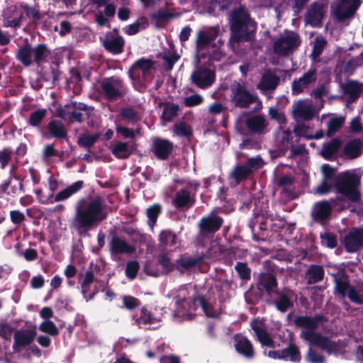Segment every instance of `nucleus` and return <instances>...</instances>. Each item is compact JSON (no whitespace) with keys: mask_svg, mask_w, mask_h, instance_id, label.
<instances>
[{"mask_svg":"<svg viewBox=\"0 0 363 363\" xmlns=\"http://www.w3.org/2000/svg\"><path fill=\"white\" fill-rule=\"evenodd\" d=\"M107 218L105 204L101 196L89 201L81 199L76 205L72 227L81 237H86Z\"/></svg>","mask_w":363,"mask_h":363,"instance_id":"obj_1","label":"nucleus"},{"mask_svg":"<svg viewBox=\"0 0 363 363\" xmlns=\"http://www.w3.org/2000/svg\"><path fill=\"white\" fill-rule=\"evenodd\" d=\"M328 320V319L325 315L315 313L313 317L297 315L294 318L293 322L296 328L304 329L300 335L301 338L310 342L312 345L320 347L330 354L339 351L341 341H333L330 337L315 331L320 323H326Z\"/></svg>","mask_w":363,"mask_h":363,"instance_id":"obj_2","label":"nucleus"},{"mask_svg":"<svg viewBox=\"0 0 363 363\" xmlns=\"http://www.w3.org/2000/svg\"><path fill=\"white\" fill-rule=\"evenodd\" d=\"M230 41L236 43H250L255 39L257 23L247 9L241 5L230 11L228 15Z\"/></svg>","mask_w":363,"mask_h":363,"instance_id":"obj_3","label":"nucleus"},{"mask_svg":"<svg viewBox=\"0 0 363 363\" xmlns=\"http://www.w3.org/2000/svg\"><path fill=\"white\" fill-rule=\"evenodd\" d=\"M51 50L45 43H39L33 47L27 40L18 48L16 58L24 67H29L35 64L41 66L48 60Z\"/></svg>","mask_w":363,"mask_h":363,"instance_id":"obj_4","label":"nucleus"},{"mask_svg":"<svg viewBox=\"0 0 363 363\" xmlns=\"http://www.w3.org/2000/svg\"><path fill=\"white\" fill-rule=\"evenodd\" d=\"M359 185L360 177L347 171L339 174L334 180L336 191L352 203H357L361 199V193L358 190Z\"/></svg>","mask_w":363,"mask_h":363,"instance_id":"obj_5","label":"nucleus"},{"mask_svg":"<svg viewBox=\"0 0 363 363\" xmlns=\"http://www.w3.org/2000/svg\"><path fill=\"white\" fill-rule=\"evenodd\" d=\"M255 286L257 291H249L247 292V302L251 304H257L262 300L264 292L269 298L272 297V294L279 289L276 275L268 272L258 274Z\"/></svg>","mask_w":363,"mask_h":363,"instance_id":"obj_6","label":"nucleus"},{"mask_svg":"<svg viewBox=\"0 0 363 363\" xmlns=\"http://www.w3.org/2000/svg\"><path fill=\"white\" fill-rule=\"evenodd\" d=\"M230 102L235 108H247L258 101L257 94L250 91L243 84L234 82L230 86Z\"/></svg>","mask_w":363,"mask_h":363,"instance_id":"obj_7","label":"nucleus"},{"mask_svg":"<svg viewBox=\"0 0 363 363\" xmlns=\"http://www.w3.org/2000/svg\"><path fill=\"white\" fill-rule=\"evenodd\" d=\"M84 186V181L79 180L68 186L65 189L59 191L55 196H53L52 193H51L49 196H44L41 189L35 190V194L40 203L50 204L53 203L54 202H59L68 199L72 196L79 192Z\"/></svg>","mask_w":363,"mask_h":363,"instance_id":"obj_8","label":"nucleus"},{"mask_svg":"<svg viewBox=\"0 0 363 363\" xmlns=\"http://www.w3.org/2000/svg\"><path fill=\"white\" fill-rule=\"evenodd\" d=\"M297 300L296 294L291 289L284 288L277 290L272 297L267 300L268 304L273 305L281 313H286L294 307V301Z\"/></svg>","mask_w":363,"mask_h":363,"instance_id":"obj_9","label":"nucleus"},{"mask_svg":"<svg viewBox=\"0 0 363 363\" xmlns=\"http://www.w3.org/2000/svg\"><path fill=\"white\" fill-rule=\"evenodd\" d=\"M342 199L337 196L335 199H330V201L323 200L314 203L311 211V217L312 220L321 226H325L330 219L333 211L332 203Z\"/></svg>","mask_w":363,"mask_h":363,"instance_id":"obj_10","label":"nucleus"},{"mask_svg":"<svg viewBox=\"0 0 363 363\" xmlns=\"http://www.w3.org/2000/svg\"><path fill=\"white\" fill-rule=\"evenodd\" d=\"M333 277L335 283L334 294L341 297L347 296L352 303L363 305V299L354 286H352L347 280L338 277L336 274H333Z\"/></svg>","mask_w":363,"mask_h":363,"instance_id":"obj_11","label":"nucleus"},{"mask_svg":"<svg viewBox=\"0 0 363 363\" xmlns=\"http://www.w3.org/2000/svg\"><path fill=\"white\" fill-rule=\"evenodd\" d=\"M193 84L201 89L210 87L216 81V72L210 68L199 66L190 77Z\"/></svg>","mask_w":363,"mask_h":363,"instance_id":"obj_12","label":"nucleus"},{"mask_svg":"<svg viewBox=\"0 0 363 363\" xmlns=\"http://www.w3.org/2000/svg\"><path fill=\"white\" fill-rule=\"evenodd\" d=\"M123 81L115 77L105 78L101 83V93L108 101L123 97Z\"/></svg>","mask_w":363,"mask_h":363,"instance_id":"obj_13","label":"nucleus"},{"mask_svg":"<svg viewBox=\"0 0 363 363\" xmlns=\"http://www.w3.org/2000/svg\"><path fill=\"white\" fill-rule=\"evenodd\" d=\"M301 44L299 35L293 33L291 35L279 38L274 43V52L280 56H286Z\"/></svg>","mask_w":363,"mask_h":363,"instance_id":"obj_14","label":"nucleus"},{"mask_svg":"<svg viewBox=\"0 0 363 363\" xmlns=\"http://www.w3.org/2000/svg\"><path fill=\"white\" fill-rule=\"evenodd\" d=\"M361 4V0H340L333 9V14L340 23L352 18Z\"/></svg>","mask_w":363,"mask_h":363,"instance_id":"obj_15","label":"nucleus"},{"mask_svg":"<svg viewBox=\"0 0 363 363\" xmlns=\"http://www.w3.org/2000/svg\"><path fill=\"white\" fill-rule=\"evenodd\" d=\"M223 223V218L219 216L208 215L202 217L198 224L200 234L203 236L214 235Z\"/></svg>","mask_w":363,"mask_h":363,"instance_id":"obj_16","label":"nucleus"},{"mask_svg":"<svg viewBox=\"0 0 363 363\" xmlns=\"http://www.w3.org/2000/svg\"><path fill=\"white\" fill-rule=\"evenodd\" d=\"M1 18L3 27L16 29L21 26L23 13L16 6L11 5L3 10Z\"/></svg>","mask_w":363,"mask_h":363,"instance_id":"obj_17","label":"nucleus"},{"mask_svg":"<svg viewBox=\"0 0 363 363\" xmlns=\"http://www.w3.org/2000/svg\"><path fill=\"white\" fill-rule=\"evenodd\" d=\"M267 203L260 202L255 203L254 209L253 217L249 220L248 226L252 233V240L256 242H259L261 238L257 234L255 233V225L259 222L260 217L265 218H270L273 220V214L268 210Z\"/></svg>","mask_w":363,"mask_h":363,"instance_id":"obj_18","label":"nucleus"},{"mask_svg":"<svg viewBox=\"0 0 363 363\" xmlns=\"http://www.w3.org/2000/svg\"><path fill=\"white\" fill-rule=\"evenodd\" d=\"M195 203V193L191 194L186 188L178 190L172 199V205L181 211L189 210Z\"/></svg>","mask_w":363,"mask_h":363,"instance_id":"obj_19","label":"nucleus"},{"mask_svg":"<svg viewBox=\"0 0 363 363\" xmlns=\"http://www.w3.org/2000/svg\"><path fill=\"white\" fill-rule=\"evenodd\" d=\"M104 50L113 55H118L124 51L125 40L121 35H113L106 33L103 39L101 38Z\"/></svg>","mask_w":363,"mask_h":363,"instance_id":"obj_20","label":"nucleus"},{"mask_svg":"<svg viewBox=\"0 0 363 363\" xmlns=\"http://www.w3.org/2000/svg\"><path fill=\"white\" fill-rule=\"evenodd\" d=\"M343 245L349 253L359 250L363 247V230L356 228L350 230L344 238Z\"/></svg>","mask_w":363,"mask_h":363,"instance_id":"obj_21","label":"nucleus"},{"mask_svg":"<svg viewBox=\"0 0 363 363\" xmlns=\"http://www.w3.org/2000/svg\"><path fill=\"white\" fill-rule=\"evenodd\" d=\"M36 331L35 329L16 330L13 335L12 346L14 352H19L23 348L29 346L35 340Z\"/></svg>","mask_w":363,"mask_h":363,"instance_id":"obj_22","label":"nucleus"},{"mask_svg":"<svg viewBox=\"0 0 363 363\" xmlns=\"http://www.w3.org/2000/svg\"><path fill=\"white\" fill-rule=\"evenodd\" d=\"M155 69V62L150 59L142 57L136 60L128 69V76L132 80H138L140 78V73L138 70L143 72L145 77L148 74L150 71Z\"/></svg>","mask_w":363,"mask_h":363,"instance_id":"obj_23","label":"nucleus"},{"mask_svg":"<svg viewBox=\"0 0 363 363\" xmlns=\"http://www.w3.org/2000/svg\"><path fill=\"white\" fill-rule=\"evenodd\" d=\"M317 79V70L314 67H311L298 79H294L291 85L293 94H299L302 93L305 88L311 84L315 82Z\"/></svg>","mask_w":363,"mask_h":363,"instance_id":"obj_24","label":"nucleus"},{"mask_svg":"<svg viewBox=\"0 0 363 363\" xmlns=\"http://www.w3.org/2000/svg\"><path fill=\"white\" fill-rule=\"evenodd\" d=\"M152 147L154 155L157 159L166 160L173 150L174 144L167 139L155 138L152 140Z\"/></svg>","mask_w":363,"mask_h":363,"instance_id":"obj_25","label":"nucleus"},{"mask_svg":"<svg viewBox=\"0 0 363 363\" xmlns=\"http://www.w3.org/2000/svg\"><path fill=\"white\" fill-rule=\"evenodd\" d=\"M109 251L112 255L128 254L130 255L135 252V247L129 245L121 238L114 235L108 243Z\"/></svg>","mask_w":363,"mask_h":363,"instance_id":"obj_26","label":"nucleus"},{"mask_svg":"<svg viewBox=\"0 0 363 363\" xmlns=\"http://www.w3.org/2000/svg\"><path fill=\"white\" fill-rule=\"evenodd\" d=\"M200 306L208 318H217L218 314L214 310L213 306L201 294L197 293L191 299V308L196 310Z\"/></svg>","mask_w":363,"mask_h":363,"instance_id":"obj_27","label":"nucleus"},{"mask_svg":"<svg viewBox=\"0 0 363 363\" xmlns=\"http://www.w3.org/2000/svg\"><path fill=\"white\" fill-rule=\"evenodd\" d=\"M235 348L236 352L243 357L252 359L255 357V350L252 342L245 336L235 335Z\"/></svg>","mask_w":363,"mask_h":363,"instance_id":"obj_28","label":"nucleus"},{"mask_svg":"<svg viewBox=\"0 0 363 363\" xmlns=\"http://www.w3.org/2000/svg\"><path fill=\"white\" fill-rule=\"evenodd\" d=\"M340 86L343 94L347 96V103H354L363 92L362 84L357 81L349 80L346 83H341Z\"/></svg>","mask_w":363,"mask_h":363,"instance_id":"obj_29","label":"nucleus"},{"mask_svg":"<svg viewBox=\"0 0 363 363\" xmlns=\"http://www.w3.org/2000/svg\"><path fill=\"white\" fill-rule=\"evenodd\" d=\"M295 177L291 174H284L277 182V185L281 189V194L290 199L296 198L294 192Z\"/></svg>","mask_w":363,"mask_h":363,"instance_id":"obj_30","label":"nucleus"},{"mask_svg":"<svg viewBox=\"0 0 363 363\" xmlns=\"http://www.w3.org/2000/svg\"><path fill=\"white\" fill-rule=\"evenodd\" d=\"M11 178L10 177L0 185V194H6L7 196L15 197L19 193L24 191L23 180H21L19 177L13 176L14 179L20 180V182L17 184H12Z\"/></svg>","mask_w":363,"mask_h":363,"instance_id":"obj_31","label":"nucleus"},{"mask_svg":"<svg viewBox=\"0 0 363 363\" xmlns=\"http://www.w3.org/2000/svg\"><path fill=\"white\" fill-rule=\"evenodd\" d=\"M323 16V5L318 2H313L308 10V15L306 16L307 21L313 27L320 26Z\"/></svg>","mask_w":363,"mask_h":363,"instance_id":"obj_32","label":"nucleus"},{"mask_svg":"<svg viewBox=\"0 0 363 363\" xmlns=\"http://www.w3.org/2000/svg\"><path fill=\"white\" fill-rule=\"evenodd\" d=\"M363 143L361 139H353L348 141L343 148V154L348 159L359 157L362 153Z\"/></svg>","mask_w":363,"mask_h":363,"instance_id":"obj_33","label":"nucleus"},{"mask_svg":"<svg viewBox=\"0 0 363 363\" xmlns=\"http://www.w3.org/2000/svg\"><path fill=\"white\" fill-rule=\"evenodd\" d=\"M134 149L128 142L118 141L112 147L111 152L117 159L125 160L133 154Z\"/></svg>","mask_w":363,"mask_h":363,"instance_id":"obj_34","label":"nucleus"},{"mask_svg":"<svg viewBox=\"0 0 363 363\" xmlns=\"http://www.w3.org/2000/svg\"><path fill=\"white\" fill-rule=\"evenodd\" d=\"M245 124L248 130L255 133H263L268 125L267 120L262 115H255L247 118Z\"/></svg>","mask_w":363,"mask_h":363,"instance_id":"obj_35","label":"nucleus"},{"mask_svg":"<svg viewBox=\"0 0 363 363\" xmlns=\"http://www.w3.org/2000/svg\"><path fill=\"white\" fill-rule=\"evenodd\" d=\"M48 130L52 138L67 139V130L64 124L57 120H52L48 124Z\"/></svg>","mask_w":363,"mask_h":363,"instance_id":"obj_36","label":"nucleus"},{"mask_svg":"<svg viewBox=\"0 0 363 363\" xmlns=\"http://www.w3.org/2000/svg\"><path fill=\"white\" fill-rule=\"evenodd\" d=\"M280 79L276 74L269 73L263 75L260 82L257 85L261 91L274 90L279 85Z\"/></svg>","mask_w":363,"mask_h":363,"instance_id":"obj_37","label":"nucleus"},{"mask_svg":"<svg viewBox=\"0 0 363 363\" xmlns=\"http://www.w3.org/2000/svg\"><path fill=\"white\" fill-rule=\"evenodd\" d=\"M252 329L255 333L259 342L263 346L274 348L275 344L273 339L265 329L259 327L256 322H253L251 325Z\"/></svg>","mask_w":363,"mask_h":363,"instance_id":"obj_38","label":"nucleus"},{"mask_svg":"<svg viewBox=\"0 0 363 363\" xmlns=\"http://www.w3.org/2000/svg\"><path fill=\"white\" fill-rule=\"evenodd\" d=\"M281 359L290 360L295 363H299L301 360V355L298 346L294 343H289L285 349L281 350Z\"/></svg>","mask_w":363,"mask_h":363,"instance_id":"obj_39","label":"nucleus"},{"mask_svg":"<svg viewBox=\"0 0 363 363\" xmlns=\"http://www.w3.org/2000/svg\"><path fill=\"white\" fill-rule=\"evenodd\" d=\"M234 269L240 280V286H243L250 281L252 270L246 262H237Z\"/></svg>","mask_w":363,"mask_h":363,"instance_id":"obj_40","label":"nucleus"},{"mask_svg":"<svg viewBox=\"0 0 363 363\" xmlns=\"http://www.w3.org/2000/svg\"><path fill=\"white\" fill-rule=\"evenodd\" d=\"M325 275L324 269L320 265L311 264L306 272L308 284H316L321 281Z\"/></svg>","mask_w":363,"mask_h":363,"instance_id":"obj_41","label":"nucleus"},{"mask_svg":"<svg viewBox=\"0 0 363 363\" xmlns=\"http://www.w3.org/2000/svg\"><path fill=\"white\" fill-rule=\"evenodd\" d=\"M158 240L160 247H173L177 244V236L172 230L165 229L160 233Z\"/></svg>","mask_w":363,"mask_h":363,"instance_id":"obj_42","label":"nucleus"},{"mask_svg":"<svg viewBox=\"0 0 363 363\" xmlns=\"http://www.w3.org/2000/svg\"><path fill=\"white\" fill-rule=\"evenodd\" d=\"M101 137L100 133H95L94 134H81L77 138V145L82 148L86 149L90 152L91 147L98 141Z\"/></svg>","mask_w":363,"mask_h":363,"instance_id":"obj_43","label":"nucleus"},{"mask_svg":"<svg viewBox=\"0 0 363 363\" xmlns=\"http://www.w3.org/2000/svg\"><path fill=\"white\" fill-rule=\"evenodd\" d=\"M160 321V318L154 316L152 313L146 306H143L140 308V316L135 320V323L140 326L141 325L153 324Z\"/></svg>","mask_w":363,"mask_h":363,"instance_id":"obj_44","label":"nucleus"},{"mask_svg":"<svg viewBox=\"0 0 363 363\" xmlns=\"http://www.w3.org/2000/svg\"><path fill=\"white\" fill-rule=\"evenodd\" d=\"M204 259V255H198L194 257H180L177 259V269H189L197 266Z\"/></svg>","mask_w":363,"mask_h":363,"instance_id":"obj_45","label":"nucleus"},{"mask_svg":"<svg viewBox=\"0 0 363 363\" xmlns=\"http://www.w3.org/2000/svg\"><path fill=\"white\" fill-rule=\"evenodd\" d=\"M294 113L295 116L299 117L304 121L312 120L315 114L313 109L310 106H307L302 102L296 104Z\"/></svg>","mask_w":363,"mask_h":363,"instance_id":"obj_46","label":"nucleus"},{"mask_svg":"<svg viewBox=\"0 0 363 363\" xmlns=\"http://www.w3.org/2000/svg\"><path fill=\"white\" fill-rule=\"evenodd\" d=\"M341 140L339 138H333L329 143L323 145L321 150V155L329 160L340 147Z\"/></svg>","mask_w":363,"mask_h":363,"instance_id":"obj_47","label":"nucleus"},{"mask_svg":"<svg viewBox=\"0 0 363 363\" xmlns=\"http://www.w3.org/2000/svg\"><path fill=\"white\" fill-rule=\"evenodd\" d=\"M162 212V206L159 203H155L150 206L146 210L147 217V224L152 228L156 224L159 216Z\"/></svg>","mask_w":363,"mask_h":363,"instance_id":"obj_48","label":"nucleus"},{"mask_svg":"<svg viewBox=\"0 0 363 363\" xmlns=\"http://www.w3.org/2000/svg\"><path fill=\"white\" fill-rule=\"evenodd\" d=\"M251 174L252 171L250 170L247 166L245 164H240L234 167L230 174V177L236 182L237 184H239L241 182L246 180Z\"/></svg>","mask_w":363,"mask_h":363,"instance_id":"obj_49","label":"nucleus"},{"mask_svg":"<svg viewBox=\"0 0 363 363\" xmlns=\"http://www.w3.org/2000/svg\"><path fill=\"white\" fill-rule=\"evenodd\" d=\"M179 111V105L170 102L164 103L161 118L167 122H171L178 115Z\"/></svg>","mask_w":363,"mask_h":363,"instance_id":"obj_50","label":"nucleus"},{"mask_svg":"<svg viewBox=\"0 0 363 363\" xmlns=\"http://www.w3.org/2000/svg\"><path fill=\"white\" fill-rule=\"evenodd\" d=\"M119 114L121 118L128 123L135 124L140 120L138 111L131 106L121 108Z\"/></svg>","mask_w":363,"mask_h":363,"instance_id":"obj_51","label":"nucleus"},{"mask_svg":"<svg viewBox=\"0 0 363 363\" xmlns=\"http://www.w3.org/2000/svg\"><path fill=\"white\" fill-rule=\"evenodd\" d=\"M157 263L162 268V274H167L174 270L177 267L165 253H161L157 257Z\"/></svg>","mask_w":363,"mask_h":363,"instance_id":"obj_52","label":"nucleus"},{"mask_svg":"<svg viewBox=\"0 0 363 363\" xmlns=\"http://www.w3.org/2000/svg\"><path fill=\"white\" fill-rule=\"evenodd\" d=\"M320 239L323 247L333 249L337 246V236L332 233H320Z\"/></svg>","mask_w":363,"mask_h":363,"instance_id":"obj_53","label":"nucleus"},{"mask_svg":"<svg viewBox=\"0 0 363 363\" xmlns=\"http://www.w3.org/2000/svg\"><path fill=\"white\" fill-rule=\"evenodd\" d=\"M47 113L45 108H38L32 112L29 116L28 124L33 127H37L40 125Z\"/></svg>","mask_w":363,"mask_h":363,"instance_id":"obj_54","label":"nucleus"},{"mask_svg":"<svg viewBox=\"0 0 363 363\" xmlns=\"http://www.w3.org/2000/svg\"><path fill=\"white\" fill-rule=\"evenodd\" d=\"M327 43L325 39L323 37H316L313 45L312 51L310 55L313 60L318 58L322 54L324 48Z\"/></svg>","mask_w":363,"mask_h":363,"instance_id":"obj_55","label":"nucleus"},{"mask_svg":"<svg viewBox=\"0 0 363 363\" xmlns=\"http://www.w3.org/2000/svg\"><path fill=\"white\" fill-rule=\"evenodd\" d=\"M66 107L69 109H75V111L85 112L86 118L89 119L91 115L94 108L91 106H89L83 102L71 101L69 104H66Z\"/></svg>","mask_w":363,"mask_h":363,"instance_id":"obj_56","label":"nucleus"},{"mask_svg":"<svg viewBox=\"0 0 363 363\" xmlns=\"http://www.w3.org/2000/svg\"><path fill=\"white\" fill-rule=\"evenodd\" d=\"M39 330L41 332L48 333L51 336H56L59 334V330L55 324L49 320H46L42 322L39 326Z\"/></svg>","mask_w":363,"mask_h":363,"instance_id":"obj_57","label":"nucleus"},{"mask_svg":"<svg viewBox=\"0 0 363 363\" xmlns=\"http://www.w3.org/2000/svg\"><path fill=\"white\" fill-rule=\"evenodd\" d=\"M174 132L178 136L189 138L192 135V130L189 125L184 122H179L174 125Z\"/></svg>","mask_w":363,"mask_h":363,"instance_id":"obj_58","label":"nucleus"},{"mask_svg":"<svg viewBox=\"0 0 363 363\" xmlns=\"http://www.w3.org/2000/svg\"><path fill=\"white\" fill-rule=\"evenodd\" d=\"M345 121L342 117H335L331 118L328 125V135L329 136L337 132L343 125Z\"/></svg>","mask_w":363,"mask_h":363,"instance_id":"obj_59","label":"nucleus"},{"mask_svg":"<svg viewBox=\"0 0 363 363\" xmlns=\"http://www.w3.org/2000/svg\"><path fill=\"white\" fill-rule=\"evenodd\" d=\"M174 15L167 11L159 10L152 14L151 19L155 21L156 26H159L162 23L168 21Z\"/></svg>","mask_w":363,"mask_h":363,"instance_id":"obj_60","label":"nucleus"},{"mask_svg":"<svg viewBox=\"0 0 363 363\" xmlns=\"http://www.w3.org/2000/svg\"><path fill=\"white\" fill-rule=\"evenodd\" d=\"M140 264L137 261L133 260L128 262L125 270L126 277L130 279H135L138 274Z\"/></svg>","mask_w":363,"mask_h":363,"instance_id":"obj_61","label":"nucleus"},{"mask_svg":"<svg viewBox=\"0 0 363 363\" xmlns=\"http://www.w3.org/2000/svg\"><path fill=\"white\" fill-rule=\"evenodd\" d=\"M306 360L310 363H325V357L315 350L309 348L306 356Z\"/></svg>","mask_w":363,"mask_h":363,"instance_id":"obj_62","label":"nucleus"},{"mask_svg":"<svg viewBox=\"0 0 363 363\" xmlns=\"http://www.w3.org/2000/svg\"><path fill=\"white\" fill-rule=\"evenodd\" d=\"M334 187V182L323 179L320 184L314 189L315 192L319 195H325L330 193Z\"/></svg>","mask_w":363,"mask_h":363,"instance_id":"obj_63","label":"nucleus"},{"mask_svg":"<svg viewBox=\"0 0 363 363\" xmlns=\"http://www.w3.org/2000/svg\"><path fill=\"white\" fill-rule=\"evenodd\" d=\"M203 102V98L201 95L195 94L184 98V104L186 107H193L201 104Z\"/></svg>","mask_w":363,"mask_h":363,"instance_id":"obj_64","label":"nucleus"}]
</instances>
